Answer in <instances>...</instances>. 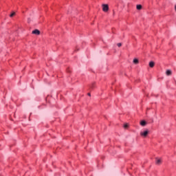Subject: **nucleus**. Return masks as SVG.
<instances>
[{
    "label": "nucleus",
    "instance_id": "nucleus-14",
    "mask_svg": "<svg viewBox=\"0 0 176 176\" xmlns=\"http://www.w3.org/2000/svg\"><path fill=\"white\" fill-rule=\"evenodd\" d=\"M88 96L90 97V96H91V95L90 94V93H88Z\"/></svg>",
    "mask_w": 176,
    "mask_h": 176
},
{
    "label": "nucleus",
    "instance_id": "nucleus-5",
    "mask_svg": "<svg viewBox=\"0 0 176 176\" xmlns=\"http://www.w3.org/2000/svg\"><path fill=\"white\" fill-rule=\"evenodd\" d=\"M136 9H137L138 10H141V9H142V6H141V5H137V6H136Z\"/></svg>",
    "mask_w": 176,
    "mask_h": 176
},
{
    "label": "nucleus",
    "instance_id": "nucleus-12",
    "mask_svg": "<svg viewBox=\"0 0 176 176\" xmlns=\"http://www.w3.org/2000/svg\"><path fill=\"white\" fill-rule=\"evenodd\" d=\"M124 129H127V127H129V124H125L124 125Z\"/></svg>",
    "mask_w": 176,
    "mask_h": 176
},
{
    "label": "nucleus",
    "instance_id": "nucleus-3",
    "mask_svg": "<svg viewBox=\"0 0 176 176\" xmlns=\"http://www.w3.org/2000/svg\"><path fill=\"white\" fill-rule=\"evenodd\" d=\"M32 34H34V35H40L41 32L38 30H34L32 31Z\"/></svg>",
    "mask_w": 176,
    "mask_h": 176
},
{
    "label": "nucleus",
    "instance_id": "nucleus-7",
    "mask_svg": "<svg viewBox=\"0 0 176 176\" xmlns=\"http://www.w3.org/2000/svg\"><path fill=\"white\" fill-rule=\"evenodd\" d=\"M156 164H162V160L161 159H157Z\"/></svg>",
    "mask_w": 176,
    "mask_h": 176
},
{
    "label": "nucleus",
    "instance_id": "nucleus-4",
    "mask_svg": "<svg viewBox=\"0 0 176 176\" xmlns=\"http://www.w3.org/2000/svg\"><path fill=\"white\" fill-rule=\"evenodd\" d=\"M149 67H150L151 68H153V67H155V62L151 61V62L149 63Z\"/></svg>",
    "mask_w": 176,
    "mask_h": 176
},
{
    "label": "nucleus",
    "instance_id": "nucleus-6",
    "mask_svg": "<svg viewBox=\"0 0 176 176\" xmlns=\"http://www.w3.org/2000/svg\"><path fill=\"white\" fill-rule=\"evenodd\" d=\"M167 76H170L172 74L171 70H167L166 72Z\"/></svg>",
    "mask_w": 176,
    "mask_h": 176
},
{
    "label": "nucleus",
    "instance_id": "nucleus-13",
    "mask_svg": "<svg viewBox=\"0 0 176 176\" xmlns=\"http://www.w3.org/2000/svg\"><path fill=\"white\" fill-rule=\"evenodd\" d=\"M93 87H94V84H93L92 85H91V88L93 89Z\"/></svg>",
    "mask_w": 176,
    "mask_h": 176
},
{
    "label": "nucleus",
    "instance_id": "nucleus-9",
    "mask_svg": "<svg viewBox=\"0 0 176 176\" xmlns=\"http://www.w3.org/2000/svg\"><path fill=\"white\" fill-rule=\"evenodd\" d=\"M133 63H134V64H138V59L135 58V59L133 60Z\"/></svg>",
    "mask_w": 176,
    "mask_h": 176
},
{
    "label": "nucleus",
    "instance_id": "nucleus-10",
    "mask_svg": "<svg viewBox=\"0 0 176 176\" xmlns=\"http://www.w3.org/2000/svg\"><path fill=\"white\" fill-rule=\"evenodd\" d=\"M16 15V12H12L10 15V17H13V16Z\"/></svg>",
    "mask_w": 176,
    "mask_h": 176
},
{
    "label": "nucleus",
    "instance_id": "nucleus-2",
    "mask_svg": "<svg viewBox=\"0 0 176 176\" xmlns=\"http://www.w3.org/2000/svg\"><path fill=\"white\" fill-rule=\"evenodd\" d=\"M102 10L103 12H108V10H109V7L108 6V4L102 5Z\"/></svg>",
    "mask_w": 176,
    "mask_h": 176
},
{
    "label": "nucleus",
    "instance_id": "nucleus-1",
    "mask_svg": "<svg viewBox=\"0 0 176 176\" xmlns=\"http://www.w3.org/2000/svg\"><path fill=\"white\" fill-rule=\"evenodd\" d=\"M148 134H149V131L148 130L140 132V135L142 137H147Z\"/></svg>",
    "mask_w": 176,
    "mask_h": 176
},
{
    "label": "nucleus",
    "instance_id": "nucleus-11",
    "mask_svg": "<svg viewBox=\"0 0 176 176\" xmlns=\"http://www.w3.org/2000/svg\"><path fill=\"white\" fill-rule=\"evenodd\" d=\"M117 46H118V47H120L122 46V43H118L117 44Z\"/></svg>",
    "mask_w": 176,
    "mask_h": 176
},
{
    "label": "nucleus",
    "instance_id": "nucleus-8",
    "mask_svg": "<svg viewBox=\"0 0 176 176\" xmlns=\"http://www.w3.org/2000/svg\"><path fill=\"white\" fill-rule=\"evenodd\" d=\"M140 124H141V126H146V122L142 120V121H141Z\"/></svg>",
    "mask_w": 176,
    "mask_h": 176
}]
</instances>
